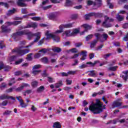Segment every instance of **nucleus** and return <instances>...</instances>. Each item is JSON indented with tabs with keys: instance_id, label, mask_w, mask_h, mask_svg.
Masks as SVG:
<instances>
[{
	"instance_id": "nucleus-1",
	"label": "nucleus",
	"mask_w": 128,
	"mask_h": 128,
	"mask_svg": "<svg viewBox=\"0 0 128 128\" xmlns=\"http://www.w3.org/2000/svg\"><path fill=\"white\" fill-rule=\"evenodd\" d=\"M26 34L27 36L28 40H31L34 36L36 37L34 42H31V44H34V42H38L40 40V37L42 36V32H40L34 34L29 32L28 30H26L14 33L12 34V38L14 40H20L18 38L20 36H24Z\"/></svg>"
},
{
	"instance_id": "nucleus-2",
	"label": "nucleus",
	"mask_w": 128,
	"mask_h": 128,
	"mask_svg": "<svg viewBox=\"0 0 128 128\" xmlns=\"http://www.w3.org/2000/svg\"><path fill=\"white\" fill-rule=\"evenodd\" d=\"M89 110L95 114H100L104 110H106V105L98 100H96V103H92L89 106Z\"/></svg>"
},
{
	"instance_id": "nucleus-3",
	"label": "nucleus",
	"mask_w": 128,
	"mask_h": 128,
	"mask_svg": "<svg viewBox=\"0 0 128 128\" xmlns=\"http://www.w3.org/2000/svg\"><path fill=\"white\" fill-rule=\"evenodd\" d=\"M45 36H46V38H44L40 40L38 42V46H41L44 44V40H48L50 38H53L54 42H60V37L56 35L55 34H52L48 30L46 31L45 32Z\"/></svg>"
},
{
	"instance_id": "nucleus-4",
	"label": "nucleus",
	"mask_w": 128,
	"mask_h": 128,
	"mask_svg": "<svg viewBox=\"0 0 128 128\" xmlns=\"http://www.w3.org/2000/svg\"><path fill=\"white\" fill-rule=\"evenodd\" d=\"M30 48V46H20L18 48H16L15 49L12 50V52H16L20 56H24V54H26L28 52H30V50L28 49H23L28 48Z\"/></svg>"
},
{
	"instance_id": "nucleus-5",
	"label": "nucleus",
	"mask_w": 128,
	"mask_h": 128,
	"mask_svg": "<svg viewBox=\"0 0 128 128\" xmlns=\"http://www.w3.org/2000/svg\"><path fill=\"white\" fill-rule=\"evenodd\" d=\"M104 22L102 23V26L104 28H112V25L110 22H112L114 20L112 18H110V17L108 16H104Z\"/></svg>"
},
{
	"instance_id": "nucleus-6",
	"label": "nucleus",
	"mask_w": 128,
	"mask_h": 128,
	"mask_svg": "<svg viewBox=\"0 0 128 128\" xmlns=\"http://www.w3.org/2000/svg\"><path fill=\"white\" fill-rule=\"evenodd\" d=\"M94 36L96 37V38H97V40H99L102 42L106 40H108V36L106 34H103L102 35L100 33H96Z\"/></svg>"
},
{
	"instance_id": "nucleus-7",
	"label": "nucleus",
	"mask_w": 128,
	"mask_h": 128,
	"mask_svg": "<svg viewBox=\"0 0 128 128\" xmlns=\"http://www.w3.org/2000/svg\"><path fill=\"white\" fill-rule=\"evenodd\" d=\"M97 64H100V61L96 60L94 61V63L92 62H87L86 64H82L81 66H79V68L82 70V68H88V66H94Z\"/></svg>"
},
{
	"instance_id": "nucleus-8",
	"label": "nucleus",
	"mask_w": 128,
	"mask_h": 128,
	"mask_svg": "<svg viewBox=\"0 0 128 128\" xmlns=\"http://www.w3.org/2000/svg\"><path fill=\"white\" fill-rule=\"evenodd\" d=\"M38 27V24L36 22H31L28 23L26 26L24 27H21L20 30H23V28H36Z\"/></svg>"
},
{
	"instance_id": "nucleus-9",
	"label": "nucleus",
	"mask_w": 128,
	"mask_h": 128,
	"mask_svg": "<svg viewBox=\"0 0 128 128\" xmlns=\"http://www.w3.org/2000/svg\"><path fill=\"white\" fill-rule=\"evenodd\" d=\"M126 122V120L124 119H122L120 120L119 119H116L114 120H111L109 121L108 122H107V124H116V122H120V124H124Z\"/></svg>"
},
{
	"instance_id": "nucleus-10",
	"label": "nucleus",
	"mask_w": 128,
	"mask_h": 128,
	"mask_svg": "<svg viewBox=\"0 0 128 128\" xmlns=\"http://www.w3.org/2000/svg\"><path fill=\"white\" fill-rule=\"evenodd\" d=\"M1 30L2 32H6L8 33L10 32V31L12 30V29L10 28H8V26H6V25H2L1 26Z\"/></svg>"
},
{
	"instance_id": "nucleus-11",
	"label": "nucleus",
	"mask_w": 128,
	"mask_h": 128,
	"mask_svg": "<svg viewBox=\"0 0 128 128\" xmlns=\"http://www.w3.org/2000/svg\"><path fill=\"white\" fill-rule=\"evenodd\" d=\"M82 26H83V28H84V30L80 34L81 36H82V34H84V33L86 32H88V30H92V26L88 24H84L83 25H82Z\"/></svg>"
},
{
	"instance_id": "nucleus-12",
	"label": "nucleus",
	"mask_w": 128,
	"mask_h": 128,
	"mask_svg": "<svg viewBox=\"0 0 128 128\" xmlns=\"http://www.w3.org/2000/svg\"><path fill=\"white\" fill-rule=\"evenodd\" d=\"M22 24L21 21H14L13 22H7L5 23V25L7 26H18V24Z\"/></svg>"
},
{
	"instance_id": "nucleus-13",
	"label": "nucleus",
	"mask_w": 128,
	"mask_h": 128,
	"mask_svg": "<svg viewBox=\"0 0 128 128\" xmlns=\"http://www.w3.org/2000/svg\"><path fill=\"white\" fill-rule=\"evenodd\" d=\"M30 0H18L17 2V4L19 6H26V4L24 2H30Z\"/></svg>"
},
{
	"instance_id": "nucleus-14",
	"label": "nucleus",
	"mask_w": 128,
	"mask_h": 128,
	"mask_svg": "<svg viewBox=\"0 0 128 128\" xmlns=\"http://www.w3.org/2000/svg\"><path fill=\"white\" fill-rule=\"evenodd\" d=\"M122 100V99H118L117 100L114 101L112 104V108H118V106H122V102H118Z\"/></svg>"
},
{
	"instance_id": "nucleus-15",
	"label": "nucleus",
	"mask_w": 128,
	"mask_h": 128,
	"mask_svg": "<svg viewBox=\"0 0 128 128\" xmlns=\"http://www.w3.org/2000/svg\"><path fill=\"white\" fill-rule=\"evenodd\" d=\"M88 72V75L92 78H96L98 76V72H96L94 70H90Z\"/></svg>"
},
{
	"instance_id": "nucleus-16",
	"label": "nucleus",
	"mask_w": 128,
	"mask_h": 128,
	"mask_svg": "<svg viewBox=\"0 0 128 128\" xmlns=\"http://www.w3.org/2000/svg\"><path fill=\"white\" fill-rule=\"evenodd\" d=\"M86 54H88V52L84 50V51H82L81 53L80 54V56H82V57L80 58V60H84L86 58Z\"/></svg>"
},
{
	"instance_id": "nucleus-17",
	"label": "nucleus",
	"mask_w": 128,
	"mask_h": 128,
	"mask_svg": "<svg viewBox=\"0 0 128 128\" xmlns=\"http://www.w3.org/2000/svg\"><path fill=\"white\" fill-rule=\"evenodd\" d=\"M62 28H72V26H74V23H70L66 24H61Z\"/></svg>"
},
{
	"instance_id": "nucleus-18",
	"label": "nucleus",
	"mask_w": 128,
	"mask_h": 128,
	"mask_svg": "<svg viewBox=\"0 0 128 128\" xmlns=\"http://www.w3.org/2000/svg\"><path fill=\"white\" fill-rule=\"evenodd\" d=\"M122 74H123L121 75V77L122 78L123 80H124L126 81V80H128V72H122Z\"/></svg>"
},
{
	"instance_id": "nucleus-19",
	"label": "nucleus",
	"mask_w": 128,
	"mask_h": 128,
	"mask_svg": "<svg viewBox=\"0 0 128 128\" xmlns=\"http://www.w3.org/2000/svg\"><path fill=\"white\" fill-rule=\"evenodd\" d=\"M66 52L67 54H70V52H72V54H76L78 52V50L76 48H72V49L69 50H66Z\"/></svg>"
},
{
	"instance_id": "nucleus-20",
	"label": "nucleus",
	"mask_w": 128,
	"mask_h": 128,
	"mask_svg": "<svg viewBox=\"0 0 128 128\" xmlns=\"http://www.w3.org/2000/svg\"><path fill=\"white\" fill-rule=\"evenodd\" d=\"M70 30H67L62 34V36H72Z\"/></svg>"
},
{
	"instance_id": "nucleus-21",
	"label": "nucleus",
	"mask_w": 128,
	"mask_h": 128,
	"mask_svg": "<svg viewBox=\"0 0 128 128\" xmlns=\"http://www.w3.org/2000/svg\"><path fill=\"white\" fill-rule=\"evenodd\" d=\"M54 128H62V125L60 122H55L53 124Z\"/></svg>"
},
{
	"instance_id": "nucleus-22",
	"label": "nucleus",
	"mask_w": 128,
	"mask_h": 128,
	"mask_svg": "<svg viewBox=\"0 0 128 128\" xmlns=\"http://www.w3.org/2000/svg\"><path fill=\"white\" fill-rule=\"evenodd\" d=\"M59 28L60 30H58L55 32V34H60L64 32V28L62 25L59 26Z\"/></svg>"
},
{
	"instance_id": "nucleus-23",
	"label": "nucleus",
	"mask_w": 128,
	"mask_h": 128,
	"mask_svg": "<svg viewBox=\"0 0 128 128\" xmlns=\"http://www.w3.org/2000/svg\"><path fill=\"white\" fill-rule=\"evenodd\" d=\"M62 81L60 80L58 82V83H56L54 84V86L55 88H60V86H62Z\"/></svg>"
},
{
	"instance_id": "nucleus-24",
	"label": "nucleus",
	"mask_w": 128,
	"mask_h": 128,
	"mask_svg": "<svg viewBox=\"0 0 128 128\" xmlns=\"http://www.w3.org/2000/svg\"><path fill=\"white\" fill-rule=\"evenodd\" d=\"M72 4V2L70 0H66L64 6H70Z\"/></svg>"
},
{
	"instance_id": "nucleus-25",
	"label": "nucleus",
	"mask_w": 128,
	"mask_h": 128,
	"mask_svg": "<svg viewBox=\"0 0 128 128\" xmlns=\"http://www.w3.org/2000/svg\"><path fill=\"white\" fill-rule=\"evenodd\" d=\"M50 50V48H43L39 51V52H42V54H46Z\"/></svg>"
},
{
	"instance_id": "nucleus-26",
	"label": "nucleus",
	"mask_w": 128,
	"mask_h": 128,
	"mask_svg": "<svg viewBox=\"0 0 128 128\" xmlns=\"http://www.w3.org/2000/svg\"><path fill=\"white\" fill-rule=\"evenodd\" d=\"M52 50L55 52H62V49L58 47H55L52 48Z\"/></svg>"
},
{
	"instance_id": "nucleus-27",
	"label": "nucleus",
	"mask_w": 128,
	"mask_h": 128,
	"mask_svg": "<svg viewBox=\"0 0 128 128\" xmlns=\"http://www.w3.org/2000/svg\"><path fill=\"white\" fill-rule=\"evenodd\" d=\"M48 16L50 20H54V18H56V16H54V13L49 14Z\"/></svg>"
},
{
	"instance_id": "nucleus-28",
	"label": "nucleus",
	"mask_w": 128,
	"mask_h": 128,
	"mask_svg": "<svg viewBox=\"0 0 128 128\" xmlns=\"http://www.w3.org/2000/svg\"><path fill=\"white\" fill-rule=\"evenodd\" d=\"M38 84V82L37 81H32L31 82V86H32V88H36Z\"/></svg>"
},
{
	"instance_id": "nucleus-29",
	"label": "nucleus",
	"mask_w": 128,
	"mask_h": 128,
	"mask_svg": "<svg viewBox=\"0 0 128 128\" xmlns=\"http://www.w3.org/2000/svg\"><path fill=\"white\" fill-rule=\"evenodd\" d=\"M116 18L118 20V22H122L124 20V16H122L118 14L116 16Z\"/></svg>"
},
{
	"instance_id": "nucleus-30",
	"label": "nucleus",
	"mask_w": 128,
	"mask_h": 128,
	"mask_svg": "<svg viewBox=\"0 0 128 128\" xmlns=\"http://www.w3.org/2000/svg\"><path fill=\"white\" fill-rule=\"evenodd\" d=\"M88 6H96V2L89 0L87 2Z\"/></svg>"
},
{
	"instance_id": "nucleus-31",
	"label": "nucleus",
	"mask_w": 128,
	"mask_h": 128,
	"mask_svg": "<svg viewBox=\"0 0 128 128\" xmlns=\"http://www.w3.org/2000/svg\"><path fill=\"white\" fill-rule=\"evenodd\" d=\"M118 70V66H110L108 68V70H111L112 72H116Z\"/></svg>"
},
{
	"instance_id": "nucleus-32",
	"label": "nucleus",
	"mask_w": 128,
	"mask_h": 128,
	"mask_svg": "<svg viewBox=\"0 0 128 128\" xmlns=\"http://www.w3.org/2000/svg\"><path fill=\"white\" fill-rule=\"evenodd\" d=\"M14 12H16V10L14 8H13L12 10H8L6 14L7 16H10L12 14H14Z\"/></svg>"
},
{
	"instance_id": "nucleus-33",
	"label": "nucleus",
	"mask_w": 128,
	"mask_h": 128,
	"mask_svg": "<svg viewBox=\"0 0 128 128\" xmlns=\"http://www.w3.org/2000/svg\"><path fill=\"white\" fill-rule=\"evenodd\" d=\"M10 98V97L6 94H2L1 96H0V100H6Z\"/></svg>"
},
{
	"instance_id": "nucleus-34",
	"label": "nucleus",
	"mask_w": 128,
	"mask_h": 128,
	"mask_svg": "<svg viewBox=\"0 0 128 128\" xmlns=\"http://www.w3.org/2000/svg\"><path fill=\"white\" fill-rule=\"evenodd\" d=\"M44 86H40L37 89V92H44Z\"/></svg>"
},
{
	"instance_id": "nucleus-35",
	"label": "nucleus",
	"mask_w": 128,
	"mask_h": 128,
	"mask_svg": "<svg viewBox=\"0 0 128 128\" xmlns=\"http://www.w3.org/2000/svg\"><path fill=\"white\" fill-rule=\"evenodd\" d=\"M78 32H80V30L78 29H74L72 32V36H76V34H78Z\"/></svg>"
},
{
	"instance_id": "nucleus-36",
	"label": "nucleus",
	"mask_w": 128,
	"mask_h": 128,
	"mask_svg": "<svg viewBox=\"0 0 128 128\" xmlns=\"http://www.w3.org/2000/svg\"><path fill=\"white\" fill-rule=\"evenodd\" d=\"M78 72V70H76L74 71L70 70L68 72V76H70V74L74 76V74H76V72Z\"/></svg>"
},
{
	"instance_id": "nucleus-37",
	"label": "nucleus",
	"mask_w": 128,
	"mask_h": 128,
	"mask_svg": "<svg viewBox=\"0 0 128 128\" xmlns=\"http://www.w3.org/2000/svg\"><path fill=\"white\" fill-rule=\"evenodd\" d=\"M103 16H104V14L97 12V13H96L95 18H102Z\"/></svg>"
},
{
	"instance_id": "nucleus-38",
	"label": "nucleus",
	"mask_w": 128,
	"mask_h": 128,
	"mask_svg": "<svg viewBox=\"0 0 128 128\" xmlns=\"http://www.w3.org/2000/svg\"><path fill=\"white\" fill-rule=\"evenodd\" d=\"M42 62L44 64H48V60L46 58V57L43 58L41 59Z\"/></svg>"
},
{
	"instance_id": "nucleus-39",
	"label": "nucleus",
	"mask_w": 128,
	"mask_h": 128,
	"mask_svg": "<svg viewBox=\"0 0 128 128\" xmlns=\"http://www.w3.org/2000/svg\"><path fill=\"white\" fill-rule=\"evenodd\" d=\"M12 114V111L6 110L3 113L4 116H10Z\"/></svg>"
},
{
	"instance_id": "nucleus-40",
	"label": "nucleus",
	"mask_w": 128,
	"mask_h": 128,
	"mask_svg": "<svg viewBox=\"0 0 128 128\" xmlns=\"http://www.w3.org/2000/svg\"><path fill=\"white\" fill-rule=\"evenodd\" d=\"M16 56H13L10 58H8V62H14V60H16Z\"/></svg>"
},
{
	"instance_id": "nucleus-41",
	"label": "nucleus",
	"mask_w": 128,
	"mask_h": 128,
	"mask_svg": "<svg viewBox=\"0 0 128 128\" xmlns=\"http://www.w3.org/2000/svg\"><path fill=\"white\" fill-rule=\"evenodd\" d=\"M106 2H107V4H108L110 8H114V6L112 5V4L110 2V0H107Z\"/></svg>"
},
{
	"instance_id": "nucleus-42",
	"label": "nucleus",
	"mask_w": 128,
	"mask_h": 128,
	"mask_svg": "<svg viewBox=\"0 0 128 128\" xmlns=\"http://www.w3.org/2000/svg\"><path fill=\"white\" fill-rule=\"evenodd\" d=\"M96 42H98V40H94L90 44V48H94L96 44Z\"/></svg>"
},
{
	"instance_id": "nucleus-43",
	"label": "nucleus",
	"mask_w": 128,
	"mask_h": 128,
	"mask_svg": "<svg viewBox=\"0 0 128 128\" xmlns=\"http://www.w3.org/2000/svg\"><path fill=\"white\" fill-rule=\"evenodd\" d=\"M42 68V65L36 64L34 66L32 70H38V68Z\"/></svg>"
},
{
	"instance_id": "nucleus-44",
	"label": "nucleus",
	"mask_w": 128,
	"mask_h": 128,
	"mask_svg": "<svg viewBox=\"0 0 128 128\" xmlns=\"http://www.w3.org/2000/svg\"><path fill=\"white\" fill-rule=\"evenodd\" d=\"M20 106L22 108H26V106H28V104H26L24 102V100L20 102Z\"/></svg>"
},
{
	"instance_id": "nucleus-45",
	"label": "nucleus",
	"mask_w": 128,
	"mask_h": 128,
	"mask_svg": "<svg viewBox=\"0 0 128 128\" xmlns=\"http://www.w3.org/2000/svg\"><path fill=\"white\" fill-rule=\"evenodd\" d=\"M4 72H8L10 70V67L8 66H6L4 67Z\"/></svg>"
},
{
	"instance_id": "nucleus-46",
	"label": "nucleus",
	"mask_w": 128,
	"mask_h": 128,
	"mask_svg": "<svg viewBox=\"0 0 128 128\" xmlns=\"http://www.w3.org/2000/svg\"><path fill=\"white\" fill-rule=\"evenodd\" d=\"M48 82L50 84H52V82H54V79L50 78V77H48Z\"/></svg>"
},
{
	"instance_id": "nucleus-47",
	"label": "nucleus",
	"mask_w": 128,
	"mask_h": 128,
	"mask_svg": "<svg viewBox=\"0 0 128 128\" xmlns=\"http://www.w3.org/2000/svg\"><path fill=\"white\" fill-rule=\"evenodd\" d=\"M42 56V54L37 53L34 55V58H40V56Z\"/></svg>"
},
{
	"instance_id": "nucleus-48",
	"label": "nucleus",
	"mask_w": 128,
	"mask_h": 128,
	"mask_svg": "<svg viewBox=\"0 0 128 128\" xmlns=\"http://www.w3.org/2000/svg\"><path fill=\"white\" fill-rule=\"evenodd\" d=\"M78 56H80V54H74V56H71L70 57V58L71 60H74V58H78Z\"/></svg>"
},
{
	"instance_id": "nucleus-49",
	"label": "nucleus",
	"mask_w": 128,
	"mask_h": 128,
	"mask_svg": "<svg viewBox=\"0 0 128 128\" xmlns=\"http://www.w3.org/2000/svg\"><path fill=\"white\" fill-rule=\"evenodd\" d=\"M22 62H24V59H20L19 60H18L15 62V64H22Z\"/></svg>"
},
{
	"instance_id": "nucleus-50",
	"label": "nucleus",
	"mask_w": 128,
	"mask_h": 128,
	"mask_svg": "<svg viewBox=\"0 0 128 128\" xmlns=\"http://www.w3.org/2000/svg\"><path fill=\"white\" fill-rule=\"evenodd\" d=\"M31 18H32V20H35L36 22H38V20H40V17H36V16L32 17Z\"/></svg>"
},
{
	"instance_id": "nucleus-51",
	"label": "nucleus",
	"mask_w": 128,
	"mask_h": 128,
	"mask_svg": "<svg viewBox=\"0 0 128 128\" xmlns=\"http://www.w3.org/2000/svg\"><path fill=\"white\" fill-rule=\"evenodd\" d=\"M0 6H4L5 8H8V4L4 2H0Z\"/></svg>"
},
{
	"instance_id": "nucleus-52",
	"label": "nucleus",
	"mask_w": 128,
	"mask_h": 128,
	"mask_svg": "<svg viewBox=\"0 0 128 128\" xmlns=\"http://www.w3.org/2000/svg\"><path fill=\"white\" fill-rule=\"evenodd\" d=\"M32 54H30L28 55V57L26 58L28 60H32Z\"/></svg>"
},
{
	"instance_id": "nucleus-53",
	"label": "nucleus",
	"mask_w": 128,
	"mask_h": 128,
	"mask_svg": "<svg viewBox=\"0 0 128 128\" xmlns=\"http://www.w3.org/2000/svg\"><path fill=\"white\" fill-rule=\"evenodd\" d=\"M94 36V35L92 34H90V35H88V36L86 37V40H91V38H92V37Z\"/></svg>"
},
{
	"instance_id": "nucleus-54",
	"label": "nucleus",
	"mask_w": 128,
	"mask_h": 128,
	"mask_svg": "<svg viewBox=\"0 0 128 128\" xmlns=\"http://www.w3.org/2000/svg\"><path fill=\"white\" fill-rule=\"evenodd\" d=\"M48 0H46L42 2V4H40L41 8H42V6H44V4H48Z\"/></svg>"
},
{
	"instance_id": "nucleus-55",
	"label": "nucleus",
	"mask_w": 128,
	"mask_h": 128,
	"mask_svg": "<svg viewBox=\"0 0 128 128\" xmlns=\"http://www.w3.org/2000/svg\"><path fill=\"white\" fill-rule=\"evenodd\" d=\"M63 44H64V46H68L70 45V42L68 41L66 42H64Z\"/></svg>"
},
{
	"instance_id": "nucleus-56",
	"label": "nucleus",
	"mask_w": 128,
	"mask_h": 128,
	"mask_svg": "<svg viewBox=\"0 0 128 128\" xmlns=\"http://www.w3.org/2000/svg\"><path fill=\"white\" fill-rule=\"evenodd\" d=\"M4 48V41H0V48Z\"/></svg>"
},
{
	"instance_id": "nucleus-57",
	"label": "nucleus",
	"mask_w": 128,
	"mask_h": 128,
	"mask_svg": "<svg viewBox=\"0 0 128 128\" xmlns=\"http://www.w3.org/2000/svg\"><path fill=\"white\" fill-rule=\"evenodd\" d=\"M62 76H68V72L67 73L63 72L61 73Z\"/></svg>"
},
{
	"instance_id": "nucleus-58",
	"label": "nucleus",
	"mask_w": 128,
	"mask_h": 128,
	"mask_svg": "<svg viewBox=\"0 0 128 128\" xmlns=\"http://www.w3.org/2000/svg\"><path fill=\"white\" fill-rule=\"evenodd\" d=\"M41 8H42L43 10H48V8H52V6L50 5L46 7H44V6H42V7H41Z\"/></svg>"
},
{
	"instance_id": "nucleus-59",
	"label": "nucleus",
	"mask_w": 128,
	"mask_h": 128,
	"mask_svg": "<svg viewBox=\"0 0 128 128\" xmlns=\"http://www.w3.org/2000/svg\"><path fill=\"white\" fill-rule=\"evenodd\" d=\"M66 82L68 84H72V80L67 79L66 80Z\"/></svg>"
},
{
	"instance_id": "nucleus-60",
	"label": "nucleus",
	"mask_w": 128,
	"mask_h": 128,
	"mask_svg": "<svg viewBox=\"0 0 128 128\" xmlns=\"http://www.w3.org/2000/svg\"><path fill=\"white\" fill-rule=\"evenodd\" d=\"M22 74V71H18V72H14V75L15 76H20V74Z\"/></svg>"
},
{
	"instance_id": "nucleus-61",
	"label": "nucleus",
	"mask_w": 128,
	"mask_h": 128,
	"mask_svg": "<svg viewBox=\"0 0 128 128\" xmlns=\"http://www.w3.org/2000/svg\"><path fill=\"white\" fill-rule=\"evenodd\" d=\"M14 78L11 80V82L9 83V86H12V84H14Z\"/></svg>"
},
{
	"instance_id": "nucleus-62",
	"label": "nucleus",
	"mask_w": 128,
	"mask_h": 128,
	"mask_svg": "<svg viewBox=\"0 0 128 128\" xmlns=\"http://www.w3.org/2000/svg\"><path fill=\"white\" fill-rule=\"evenodd\" d=\"M110 56H112V54H110V53L106 54L104 56V58H108Z\"/></svg>"
},
{
	"instance_id": "nucleus-63",
	"label": "nucleus",
	"mask_w": 128,
	"mask_h": 128,
	"mask_svg": "<svg viewBox=\"0 0 128 128\" xmlns=\"http://www.w3.org/2000/svg\"><path fill=\"white\" fill-rule=\"evenodd\" d=\"M124 40L125 42H127V40H128V32L126 36L124 37Z\"/></svg>"
},
{
	"instance_id": "nucleus-64",
	"label": "nucleus",
	"mask_w": 128,
	"mask_h": 128,
	"mask_svg": "<svg viewBox=\"0 0 128 128\" xmlns=\"http://www.w3.org/2000/svg\"><path fill=\"white\" fill-rule=\"evenodd\" d=\"M123 28H128V23L124 24L122 26Z\"/></svg>"
}]
</instances>
